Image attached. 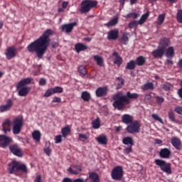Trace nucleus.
Wrapping results in <instances>:
<instances>
[{"label": "nucleus", "mask_w": 182, "mask_h": 182, "mask_svg": "<svg viewBox=\"0 0 182 182\" xmlns=\"http://www.w3.org/2000/svg\"><path fill=\"white\" fill-rule=\"evenodd\" d=\"M55 35V31L52 29H47L43 35L37 40L31 42L27 46V51L30 53H36L38 59H42L45 55L50 42V37Z\"/></svg>", "instance_id": "obj_1"}, {"label": "nucleus", "mask_w": 182, "mask_h": 182, "mask_svg": "<svg viewBox=\"0 0 182 182\" xmlns=\"http://www.w3.org/2000/svg\"><path fill=\"white\" fill-rule=\"evenodd\" d=\"M139 97L138 93H132L130 91L127 92L125 95H122V92H118L112 97L114 102L112 106L117 110H122L126 105L130 103V100H137Z\"/></svg>", "instance_id": "obj_2"}, {"label": "nucleus", "mask_w": 182, "mask_h": 182, "mask_svg": "<svg viewBox=\"0 0 182 182\" xmlns=\"http://www.w3.org/2000/svg\"><path fill=\"white\" fill-rule=\"evenodd\" d=\"M9 174H14L16 176H21L23 173H28V169L26 164L18 161H11L8 165Z\"/></svg>", "instance_id": "obj_3"}, {"label": "nucleus", "mask_w": 182, "mask_h": 182, "mask_svg": "<svg viewBox=\"0 0 182 182\" xmlns=\"http://www.w3.org/2000/svg\"><path fill=\"white\" fill-rule=\"evenodd\" d=\"M33 80L31 77L24 78L16 86L17 90H18V96L20 97H26L29 92L31 91V87L26 85H30Z\"/></svg>", "instance_id": "obj_4"}, {"label": "nucleus", "mask_w": 182, "mask_h": 182, "mask_svg": "<svg viewBox=\"0 0 182 182\" xmlns=\"http://www.w3.org/2000/svg\"><path fill=\"white\" fill-rule=\"evenodd\" d=\"M97 1L92 0H85L81 2V6L79 9L80 14H87L91 11L92 8L97 6Z\"/></svg>", "instance_id": "obj_5"}, {"label": "nucleus", "mask_w": 182, "mask_h": 182, "mask_svg": "<svg viewBox=\"0 0 182 182\" xmlns=\"http://www.w3.org/2000/svg\"><path fill=\"white\" fill-rule=\"evenodd\" d=\"M154 163L156 164V166H158L160 169L170 175L172 174V168H171V163H167L166 161L162 160V159H155Z\"/></svg>", "instance_id": "obj_6"}, {"label": "nucleus", "mask_w": 182, "mask_h": 182, "mask_svg": "<svg viewBox=\"0 0 182 182\" xmlns=\"http://www.w3.org/2000/svg\"><path fill=\"white\" fill-rule=\"evenodd\" d=\"M123 176L124 170L122 166H117L112 169L111 172V177L114 181H120L122 180Z\"/></svg>", "instance_id": "obj_7"}, {"label": "nucleus", "mask_w": 182, "mask_h": 182, "mask_svg": "<svg viewBox=\"0 0 182 182\" xmlns=\"http://www.w3.org/2000/svg\"><path fill=\"white\" fill-rule=\"evenodd\" d=\"M23 127V119L22 117H16L13 120V134L18 135L21 133Z\"/></svg>", "instance_id": "obj_8"}, {"label": "nucleus", "mask_w": 182, "mask_h": 182, "mask_svg": "<svg viewBox=\"0 0 182 182\" xmlns=\"http://www.w3.org/2000/svg\"><path fill=\"white\" fill-rule=\"evenodd\" d=\"M140 129L141 123L137 120L132 121L126 128V131L129 134L139 133Z\"/></svg>", "instance_id": "obj_9"}, {"label": "nucleus", "mask_w": 182, "mask_h": 182, "mask_svg": "<svg viewBox=\"0 0 182 182\" xmlns=\"http://www.w3.org/2000/svg\"><path fill=\"white\" fill-rule=\"evenodd\" d=\"M9 149L10 150V152L13 154V155L18 158L23 156V151L18 144H13L9 146Z\"/></svg>", "instance_id": "obj_10"}, {"label": "nucleus", "mask_w": 182, "mask_h": 182, "mask_svg": "<svg viewBox=\"0 0 182 182\" xmlns=\"http://www.w3.org/2000/svg\"><path fill=\"white\" fill-rule=\"evenodd\" d=\"M13 142V139L5 134H0V147L3 149L7 148L10 144Z\"/></svg>", "instance_id": "obj_11"}, {"label": "nucleus", "mask_w": 182, "mask_h": 182, "mask_svg": "<svg viewBox=\"0 0 182 182\" xmlns=\"http://www.w3.org/2000/svg\"><path fill=\"white\" fill-rule=\"evenodd\" d=\"M5 55H6V59L8 60H11L16 58L17 55V50L14 46H10L7 48Z\"/></svg>", "instance_id": "obj_12"}, {"label": "nucleus", "mask_w": 182, "mask_h": 182, "mask_svg": "<svg viewBox=\"0 0 182 182\" xmlns=\"http://www.w3.org/2000/svg\"><path fill=\"white\" fill-rule=\"evenodd\" d=\"M166 53V50L164 48L158 46V48L153 50L151 55L155 59H161Z\"/></svg>", "instance_id": "obj_13"}, {"label": "nucleus", "mask_w": 182, "mask_h": 182, "mask_svg": "<svg viewBox=\"0 0 182 182\" xmlns=\"http://www.w3.org/2000/svg\"><path fill=\"white\" fill-rule=\"evenodd\" d=\"M119 29L114 28L110 30L107 35V38L109 41H116L119 38Z\"/></svg>", "instance_id": "obj_14"}, {"label": "nucleus", "mask_w": 182, "mask_h": 182, "mask_svg": "<svg viewBox=\"0 0 182 182\" xmlns=\"http://www.w3.org/2000/svg\"><path fill=\"white\" fill-rule=\"evenodd\" d=\"M14 105V103L11 100V99H8L6 100V105H2L0 106V112L1 113H4L6 112L11 111L12 107Z\"/></svg>", "instance_id": "obj_15"}, {"label": "nucleus", "mask_w": 182, "mask_h": 182, "mask_svg": "<svg viewBox=\"0 0 182 182\" xmlns=\"http://www.w3.org/2000/svg\"><path fill=\"white\" fill-rule=\"evenodd\" d=\"M171 39L168 37L161 38L159 42V46L164 50H166V48L171 46Z\"/></svg>", "instance_id": "obj_16"}, {"label": "nucleus", "mask_w": 182, "mask_h": 182, "mask_svg": "<svg viewBox=\"0 0 182 182\" xmlns=\"http://www.w3.org/2000/svg\"><path fill=\"white\" fill-rule=\"evenodd\" d=\"M11 121L9 119H6L4 122L2 124V130L5 134H8V133L11 132Z\"/></svg>", "instance_id": "obj_17"}, {"label": "nucleus", "mask_w": 182, "mask_h": 182, "mask_svg": "<svg viewBox=\"0 0 182 182\" xmlns=\"http://www.w3.org/2000/svg\"><path fill=\"white\" fill-rule=\"evenodd\" d=\"M171 143L172 146L178 151L182 150V141L178 137H173Z\"/></svg>", "instance_id": "obj_18"}, {"label": "nucleus", "mask_w": 182, "mask_h": 182, "mask_svg": "<svg viewBox=\"0 0 182 182\" xmlns=\"http://www.w3.org/2000/svg\"><path fill=\"white\" fill-rule=\"evenodd\" d=\"M76 25H77L76 22L70 23L68 24H64L61 27V31L62 32H65L66 33H72L74 26H76Z\"/></svg>", "instance_id": "obj_19"}, {"label": "nucleus", "mask_w": 182, "mask_h": 182, "mask_svg": "<svg viewBox=\"0 0 182 182\" xmlns=\"http://www.w3.org/2000/svg\"><path fill=\"white\" fill-rule=\"evenodd\" d=\"M107 95V87H100L95 90V96L97 98L104 97Z\"/></svg>", "instance_id": "obj_20"}, {"label": "nucleus", "mask_w": 182, "mask_h": 182, "mask_svg": "<svg viewBox=\"0 0 182 182\" xmlns=\"http://www.w3.org/2000/svg\"><path fill=\"white\" fill-rule=\"evenodd\" d=\"M112 56L114 57V59L113 60V63L117 67H120L121 65L123 63V59L119 55V53L117 51H114L112 53Z\"/></svg>", "instance_id": "obj_21"}, {"label": "nucleus", "mask_w": 182, "mask_h": 182, "mask_svg": "<svg viewBox=\"0 0 182 182\" xmlns=\"http://www.w3.org/2000/svg\"><path fill=\"white\" fill-rule=\"evenodd\" d=\"M81 171V167L79 165H72L67 169V171L73 175H77Z\"/></svg>", "instance_id": "obj_22"}, {"label": "nucleus", "mask_w": 182, "mask_h": 182, "mask_svg": "<svg viewBox=\"0 0 182 182\" xmlns=\"http://www.w3.org/2000/svg\"><path fill=\"white\" fill-rule=\"evenodd\" d=\"M171 155V151L168 148L161 149L159 151V156L161 159H169Z\"/></svg>", "instance_id": "obj_23"}, {"label": "nucleus", "mask_w": 182, "mask_h": 182, "mask_svg": "<svg viewBox=\"0 0 182 182\" xmlns=\"http://www.w3.org/2000/svg\"><path fill=\"white\" fill-rule=\"evenodd\" d=\"M88 49V47L81 43H77L75 45V50L77 53H80V52L85 51Z\"/></svg>", "instance_id": "obj_24"}, {"label": "nucleus", "mask_w": 182, "mask_h": 182, "mask_svg": "<svg viewBox=\"0 0 182 182\" xmlns=\"http://www.w3.org/2000/svg\"><path fill=\"white\" fill-rule=\"evenodd\" d=\"M165 56L167 58H173L175 56V48L173 46H170L166 49Z\"/></svg>", "instance_id": "obj_25"}, {"label": "nucleus", "mask_w": 182, "mask_h": 182, "mask_svg": "<svg viewBox=\"0 0 182 182\" xmlns=\"http://www.w3.org/2000/svg\"><path fill=\"white\" fill-rule=\"evenodd\" d=\"M122 121L125 124H130L133 122V117L127 114H123L122 117Z\"/></svg>", "instance_id": "obj_26"}, {"label": "nucleus", "mask_w": 182, "mask_h": 182, "mask_svg": "<svg viewBox=\"0 0 182 182\" xmlns=\"http://www.w3.org/2000/svg\"><path fill=\"white\" fill-rule=\"evenodd\" d=\"M134 61H135L136 65L141 67V66H144L146 64V58L143 55H140L137 57L136 58V60Z\"/></svg>", "instance_id": "obj_27"}, {"label": "nucleus", "mask_w": 182, "mask_h": 182, "mask_svg": "<svg viewBox=\"0 0 182 182\" xmlns=\"http://www.w3.org/2000/svg\"><path fill=\"white\" fill-rule=\"evenodd\" d=\"M122 143L124 145H127L129 146H133L134 145V139L132 136H126L122 139Z\"/></svg>", "instance_id": "obj_28"}, {"label": "nucleus", "mask_w": 182, "mask_h": 182, "mask_svg": "<svg viewBox=\"0 0 182 182\" xmlns=\"http://www.w3.org/2000/svg\"><path fill=\"white\" fill-rule=\"evenodd\" d=\"M129 33L124 32L122 35V37L120 38V43L124 46L127 45V43L129 41Z\"/></svg>", "instance_id": "obj_29"}, {"label": "nucleus", "mask_w": 182, "mask_h": 182, "mask_svg": "<svg viewBox=\"0 0 182 182\" xmlns=\"http://www.w3.org/2000/svg\"><path fill=\"white\" fill-rule=\"evenodd\" d=\"M70 132H71V129L69 125L62 128L61 129L62 136L65 139H66L68 136Z\"/></svg>", "instance_id": "obj_30"}, {"label": "nucleus", "mask_w": 182, "mask_h": 182, "mask_svg": "<svg viewBox=\"0 0 182 182\" xmlns=\"http://www.w3.org/2000/svg\"><path fill=\"white\" fill-rule=\"evenodd\" d=\"M136 67L135 60H132L126 65L125 69L127 70H134Z\"/></svg>", "instance_id": "obj_31"}, {"label": "nucleus", "mask_w": 182, "mask_h": 182, "mask_svg": "<svg viewBox=\"0 0 182 182\" xmlns=\"http://www.w3.org/2000/svg\"><path fill=\"white\" fill-rule=\"evenodd\" d=\"M93 59L96 62L97 65H98L99 67H103V65H104V59H103L102 57L96 55L93 56Z\"/></svg>", "instance_id": "obj_32"}, {"label": "nucleus", "mask_w": 182, "mask_h": 182, "mask_svg": "<svg viewBox=\"0 0 182 182\" xmlns=\"http://www.w3.org/2000/svg\"><path fill=\"white\" fill-rule=\"evenodd\" d=\"M98 144L102 145H107V137L106 136H99L96 138Z\"/></svg>", "instance_id": "obj_33"}, {"label": "nucleus", "mask_w": 182, "mask_h": 182, "mask_svg": "<svg viewBox=\"0 0 182 182\" xmlns=\"http://www.w3.org/2000/svg\"><path fill=\"white\" fill-rule=\"evenodd\" d=\"M77 70L80 75H82V77L86 76L87 75V70L85 65H82L78 66Z\"/></svg>", "instance_id": "obj_34"}, {"label": "nucleus", "mask_w": 182, "mask_h": 182, "mask_svg": "<svg viewBox=\"0 0 182 182\" xmlns=\"http://www.w3.org/2000/svg\"><path fill=\"white\" fill-rule=\"evenodd\" d=\"M81 99L84 101V102H90V99H91V95L90 92H88L87 91H84L82 92L81 94Z\"/></svg>", "instance_id": "obj_35"}, {"label": "nucleus", "mask_w": 182, "mask_h": 182, "mask_svg": "<svg viewBox=\"0 0 182 182\" xmlns=\"http://www.w3.org/2000/svg\"><path fill=\"white\" fill-rule=\"evenodd\" d=\"M92 128L95 129H100V126H101L100 119L99 117H97L95 119H94L92 122Z\"/></svg>", "instance_id": "obj_36"}, {"label": "nucleus", "mask_w": 182, "mask_h": 182, "mask_svg": "<svg viewBox=\"0 0 182 182\" xmlns=\"http://www.w3.org/2000/svg\"><path fill=\"white\" fill-rule=\"evenodd\" d=\"M149 15H150V13L149 11L143 14L138 21L139 25H143L144 22H146V19H148Z\"/></svg>", "instance_id": "obj_37"}, {"label": "nucleus", "mask_w": 182, "mask_h": 182, "mask_svg": "<svg viewBox=\"0 0 182 182\" xmlns=\"http://www.w3.org/2000/svg\"><path fill=\"white\" fill-rule=\"evenodd\" d=\"M41 133L38 130H36L33 132V139L37 141L40 142L41 141Z\"/></svg>", "instance_id": "obj_38"}, {"label": "nucleus", "mask_w": 182, "mask_h": 182, "mask_svg": "<svg viewBox=\"0 0 182 182\" xmlns=\"http://www.w3.org/2000/svg\"><path fill=\"white\" fill-rule=\"evenodd\" d=\"M89 178L92 180L91 182H100V177L96 173H91L89 176Z\"/></svg>", "instance_id": "obj_39"}, {"label": "nucleus", "mask_w": 182, "mask_h": 182, "mask_svg": "<svg viewBox=\"0 0 182 182\" xmlns=\"http://www.w3.org/2000/svg\"><path fill=\"white\" fill-rule=\"evenodd\" d=\"M154 90V85L153 82H147L143 86V90L147 91V90Z\"/></svg>", "instance_id": "obj_40"}, {"label": "nucleus", "mask_w": 182, "mask_h": 182, "mask_svg": "<svg viewBox=\"0 0 182 182\" xmlns=\"http://www.w3.org/2000/svg\"><path fill=\"white\" fill-rule=\"evenodd\" d=\"M118 23V18H114L112 20L109 21L108 23H105V26H115Z\"/></svg>", "instance_id": "obj_41"}, {"label": "nucleus", "mask_w": 182, "mask_h": 182, "mask_svg": "<svg viewBox=\"0 0 182 182\" xmlns=\"http://www.w3.org/2000/svg\"><path fill=\"white\" fill-rule=\"evenodd\" d=\"M165 18H166V14H162L159 15L158 16V25H162V23H164V21H165Z\"/></svg>", "instance_id": "obj_42"}, {"label": "nucleus", "mask_w": 182, "mask_h": 182, "mask_svg": "<svg viewBox=\"0 0 182 182\" xmlns=\"http://www.w3.org/2000/svg\"><path fill=\"white\" fill-rule=\"evenodd\" d=\"M171 87L172 85L169 82H166L161 85L162 90L165 91H170L171 90Z\"/></svg>", "instance_id": "obj_43"}, {"label": "nucleus", "mask_w": 182, "mask_h": 182, "mask_svg": "<svg viewBox=\"0 0 182 182\" xmlns=\"http://www.w3.org/2000/svg\"><path fill=\"white\" fill-rule=\"evenodd\" d=\"M138 25V21H132L128 23V28H129V29H134V28H137Z\"/></svg>", "instance_id": "obj_44"}, {"label": "nucleus", "mask_w": 182, "mask_h": 182, "mask_svg": "<svg viewBox=\"0 0 182 182\" xmlns=\"http://www.w3.org/2000/svg\"><path fill=\"white\" fill-rule=\"evenodd\" d=\"M139 16V14L137 13H129L128 14L126 15L125 18L129 19V18H132V19H137Z\"/></svg>", "instance_id": "obj_45"}, {"label": "nucleus", "mask_w": 182, "mask_h": 182, "mask_svg": "<svg viewBox=\"0 0 182 182\" xmlns=\"http://www.w3.org/2000/svg\"><path fill=\"white\" fill-rule=\"evenodd\" d=\"M54 94H61L63 92V88L62 87L56 86L53 88Z\"/></svg>", "instance_id": "obj_46"}, {"label": "nucleus", "mask_w": 182, "mask_h": 182, "mask_svg": "<svg viewBox=\"0 0 182 182\" xmlns=\"http://www.w3.org/2000/svg\"><path fill=\"white\" fill-rule=\"evenodd\" d=\"M117 80L119 81L117 83V89H121L122 86L124 85V80L122 77H117Z\"/></svg>", "instance_id": "obj_47"}, {"label": "nucleus", "mask_w": 182, "mask_h": 182, "mask_svg": "<svg viewBox=\"0 0 182 182\" xmlns=\"http://www.w3.org/2000/svg\"><path fill=\"white\" fill-rule=\"evenodd\" d=\"M53 95H54L53 88H50L46 91V93H44V97H50Z\"/></svg>", "instance_id": "obj_48"}, {"label": "nucleus", "mask_w": 182, "mask_h": 182, "mask_svg": "<svg viewBox=\"0 0 182 182\" xmlns=\"http://www.w3.org/2000/svg\"><path fill=\"white\" fill-rule=\"evenodd\" d=\"M151 117L154 120L158 121L159 122H160L161 124H164V121H163L162 118H161L158 114H152Z\"/></svg>", "instance_id": "obj_49"}, {"label": "nucleus", "mask_w": 182, "mask_h": 182, "mask_svg": "<svg viewBox=\"0 0 182 182\" xmlns=\"http://www.w3.org/2000/svg\"><path fill=\"white\" fill-rule=\"evenodd\" d=\"M168 116L169 119L172 122H176L175 113L173 111L169 112L168 114Z\"/></svg>", "instance_id": "obj_50"}, {"label": "nucleus", "mask_w": 182, "mask_h": 182, "mask_svg": "<svg viewBox=\"0 0 182 182\" xmlns=\"http://www.w3.org/2000/svg\"><path fill=\"white\" fill-rule=\"evenodd\" d=\"M155 98L156 100L157 104H159V105H162L165 101V99L164 97L156 96Z\"/></svg>", "instance_id": "obj_51"}, {"label": "nucleus", "mask_w": 182, "mask_h": 182, "mask_svg": "<svg viewBox=\"0 0 182 182\" xmlns=\"http://www.w3.org/2000/svg\"><path fill=\"white\" fill-rule=\"evenodd\" d=\"M89 139V136L85 134H78V140L82 141V139L86 141Z\"/></svg>", "instance_id": "obj_52"}, {"label": "nucleus", "mask_w": 182, "mask_h": 182, "mask_svg": "<svg viewBox=\"0 0 182 182\" xmlns=\"http://www.w3.org/2000/svg\"><path fill=\"white\" fill-rule=\"evenodd\" d=\"M132 151V146H128L124 148L123 150V153L124 155H129Z\"/></svg>", "instance_id": "obj_53"}, {"label": "nucleus", "mask_w": 182, "mask_h": 182, "mask_svg": "<svg viewBox=\"0 0 182 182\" xmlns=\"http://www.w3.org/2000/svg\"><path fill=\"white\" fill-rule=\"evenodd\" d=\"M177 21L179 23H182V10H180L177 13Z\"/></svg>", "instance_id": "obj_54"}, {"label": "nucleus", "mask_w": 182, "mask_h": 182, "mask_svg": "<svg viewBox=\"0 0 182 182\" xmlns=\"http://www.w3.org/2000/svg\"><path fill=\"white\" fill-rule=\"evenodd\" d=\"M174 112H176L178 114L182 115V107L177 106L174 108Z\"/></svg>", "instance_id": "obj_55"}, {"label": "nucleus", "mask_w": 182, "mask_h": 182, "mask_svg": "<svg viewBox=\"0 0 182 182\" xmlns=\"http://www.w3.org/2000/svg\"><path fill=\"white\" fill-rule=\"evenodd\" d=\"M62 142V135L55 136V144H60Z\"/></svg>", "instance_id": "obj_56"}, {"label": "nucleus", "mask_w": 182, "mask_h": 182, "mask_svg": "<svg viewBox=\"0 0 182 182\" xmlns=\"http://www.w3.org/2000/svg\"><path fill=\"white\" fill-rule=\"evenodd\" d=\"M51 152H52V149H50L49 147H46V149H44V153H46L47 156H50Z\"/></svg>", "instance_id": "obj_57"}, {"label": "nucleus", "mask_w": 182, "mask_h": 182, "mask_svg": "<svg viewBox=\"0 0 182 182\" xmlns=\"http://www.w3.org/2000/svg\"><path fill=\"white\" fill-rule=\"evenodd\" d=\"M61 102V98L59 97H55L54 99H53V103H60Z\"/></svg>", "instance_id": "obj_58"}, {"label": "nucleus", "mask_w": 182, "mask_h": 182, "mask_svg": "<svg viewBox=\"0 0 182 182\" xmlns=\"http://www.w3.org/2000/svg\"><path fill=\"white\" fill-rule=\"evenodd\" d=\"M40 86H45L46 85V80L45 78L40 79Z\"/></svg>", "instance_id": "obj_59"}, {"label": "nucleus", "mask_w": 182, "mask_h": 182, "mask_svg": "<svg viewBox=\"0 0 182 182\" xmlns=\"http://www.w3.org/2000/svg\"><path fill=\"white\" fill-rule=\"evenodd\" d=\"M151 98H152V96H151V94H146L145 96H144V100H147V101L151 100Z\"/></svg>", "instance_id": "obj_60"}, {"label": "nucleus", "mask_w": 182, "mask_h": 182, "mask_svg": "<svg viewBox=\"0 0 182 182\" xmlns=\"http://www.w3.org/2000/svg\"><path fill=\"white\" fill-rule=\"evenodd\" d=\"M68 5H69V2L68 1H63L62 3V8L65 9V8H68Z\"/></svg>", "instance_id": "obj_61"}, {"label": "nucleus", "mask_w": 182, "mask_h": 182, "mask_svg": "<svg viewBox=\"0 0 182 182\" xmlns=\"http://www.w3.org/2000/svg\"><path fill=\"white\" fill-rule=\"evenodd\" d=\"M34 182H42V177L41 175L37 176L36 177V179L34 180Z\"/></svg>", "instance_id": "obj_62"}, {"label": "nucleus", "mask_w": 182, "mask_h": 182, "mask_svg": "<svg viewBox=\"0 0 182 182\" xmlns=\"http://www.w3.org/2000/svg\"><path fill=\"white\" fill-rule=\"evenodd\" d=\"M62 182H73L70 178L65 177L63 179Z\"/></svg>", "instance_id": "obj_63"}, {"label": "nucleus", "mask_w": 182, "mask_h": 182, "mask_svg": "<svg viewBox=\"0 0 182 182\" xmlns=\"http://www.w3.org/2000/svg\"><path fill=\"white\" fill-rule=\"evenodd\" d=\"M178 95L179 96L180 98H182V88H180L178 90Z\"/></svg>", "instance_id": "obj_64"}]
</instances>
